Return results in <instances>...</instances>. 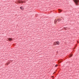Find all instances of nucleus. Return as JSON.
I'll list each match as a JSON object with an SVG mask.
<instances>
[{"instance_id":"obj_1","label":"nucleus","mask_w":79,"mask_h":79,"mask_svg":"<svg viewBox=\"0 0 79 79\" xmlns=\"http://www.w3.org/2000/svg\"><path fill=\"white\" fill-rule=\"evenodd\" d=\"M60 42L58 41H57L54 42L53 43V45H60Z\"/></svg>"},{"instance_id":"obj_2","label":"nucleus","mask_w":79,"mask_h":79,"mask_svg":"<svg viewBox=\"0 0 79 79\" xmlns=\"http://www.w3.org/2000/svg\"><path fill=\"white\" fill-rule=\"evenodd\" d=\"M74 2L75 3L76 5H78L79 3V0H73Z\"/></svg>"},{"instance_id":"obj_3","label":"nucleus","mask_w":79,"mask_h":79,"mask_svg":"<svg viewBox=\"0 0 79 79\" xmlns=\"http://www.w3.org/2000/svg\"><path fill=\"white\" fill-rule=\"evenodd\" d=\"M69 57L71 58V57H72L73 56V54H70L69 55Z\"/></svg>"},{"instance_id":"obj_4","label":"nucleus","mask_w":79,"mask_h":79,"mask_svg":"<svg viewBox=\"0 0 79 79\" xmlns=\"http://www.w3.org/2000/svg\"><path fill=\"white\" fill-rule=\"evenodd\" d=\"M20 9H21V10H24V8H23V6L20 7Z\"/></svg>"},{"instance_id":"obj_5","label":"nucleus","mask_w":79,"mask_h":79,"mask_svg":"<svg viewBox=\"0 0 79 79\" xmlns=\"http://www.w3.org/2000/svg\"><path fill=\"white\" fill-rule=\"evenodd\" d=\"M8 40H9L10 41H11V40H12L13 39H12L11 38H9L8 39Z\"/></svg>"},{"instance_id":"obj_6","label":"nucleus","mask_w":79,"mask_h":79,"mask_svg":"<svg viewBox=\"0 0 79 79\" xmlns=\"http://www.w3.org/2000/svg\"><path fill=\"white\" fill-rule=\"evenodd\" d=\"M61 11H62L60 9H59V10H58L59 13H61Z\"/></svg>"},{"instance_id":"obj_7","label":"nucleus","mask_w":79,"mask_h":79,"mask_svg":"<svg viewBox=\"0 0 79 79\" xmlns=\"http://www.w3.org/2000/svg\"><path fill=\"white\" fill-rule=\"evenodd\" d=\"M61 19H58L57 21H58L59 22V21H61Z\"/></svg>"},{"instance_id":"obj_8","label":"nucleus","mask_w":79,"mask_h":79,"mask_svg":"<svg viewBox=\"0 0 79 79\" xmlns=\"http://www.w3.org/2000/svg\"><path fill=\"white\" fill-rule=\"evenodd\" d=\"M58 61L59 63H61V62H62V61H63V60H59Z\"/></svg>"},{"instance_id":"obj_9","label":"nucleus","mask_w":79,"mask_h":79,"mask_svg":"<svg viewBox=\"0 0 79 79\" xmlns=\"http://www.w3.org/2000/svg\"><path fill=\"white\" fill-rule=\"evenodd\" d=\"M57 21L58 20H57L56 19L54 21V23H56V21Z\"/></svg>"},{"instance_id":"obj_10","label":"nucleus","mask_w":79,"mask_h":79,"mask_svg":"<svg viewBox=\"0 0 79 79\" xmlns=\"http://www.w3.org/2000/svg\"><path fill=\"white\" fill-rule=\"evenodd\" d=\"M20 3H23V2L22 1H21L20 2Z\"/></svg>"},{"instance_id":"obj_11","label":"nucleus","mask_w":79,"mask_h":79,"mask_svg":"<svg viewBox=\"0 0 79 79\" xmlns=\"http://www.w3.org/2000/svg\"><path fill=\"white\" fill-rule=\"evenodd\" d=\"M57 66H58V64H56L55 65V67H57Z\"/></svg>"},{"instance_id":"obj_12","label":"nucleus","mask_w":79,"mask_h":79,"mask_svg":"<svg viewBox=\"0 0 79 79\" xmlns=\"http://www.w3.org/2000/svg\"><path fill=\"white\" fill-rule=\"evenodd\" d=\"M52 77L53 78V79H54V78H54V76H52Z\"/></svg>"},{"instance_id":"obj_13","label":"nucleus","mask_w":79,"mask_h":79,"mask_svg":"<svg viewBox=\"0 0 79 79\" xmlns=\"http://www.w3.org/2000/svg\"><path fill=\"white\" fill-rule=\"evenodd\" d=\"M76 46L75 47H74V49H75V48H76Z\"/></svg>"},{"instance_id":"obj_14","label":"nucleus","mask_w":79,"mask_h":79,"mask_svg":"<svg viewBox=\"0 0 79 79\" xmlns=\"http://www.w3.org/2000/svg\"><path fill=\"white\" fill-rule=\"evenodd\" d=\"M63 20H64V19H63Z\"/></svg>"}]
</instances>
